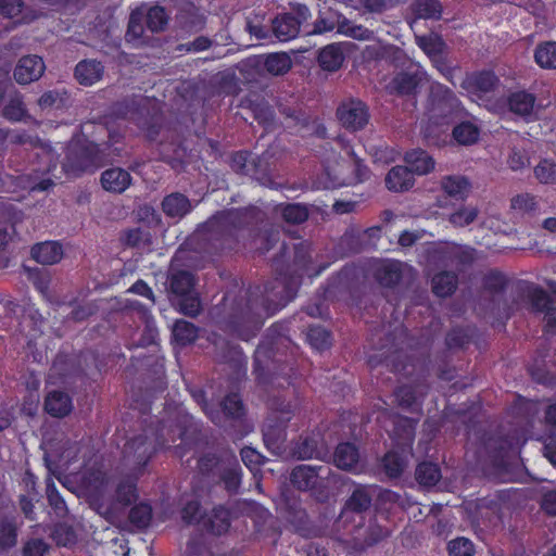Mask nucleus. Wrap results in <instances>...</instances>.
Wrapping results in <instances>:
<instances>
[{
	"label": "nucleus",
	"mask_w": 556,
	"mask_h": 556,
	"mask_svg": "<svg viewBox=\"0 0 556 556\" xmlns=\"http://www.w3.org/2000/svg\"><path fill=\"white\" fill-rule=\"evenodd\" d=\"M161 206L164 214L170 218H182L192 210V204L188 197L180 192H173L166 195Z\"/></svg>",
	"instance_id": "obj_25"
},
{
	"label": "nucleus",
	"mask_w": 556,
	"mask_h": 556,
	"mask_svg": "<svg viewBox=\"0 0 556 556\" xmlns=\"http://www.w3.org/2000/svg\"><path fill=\"white\" fill-rule=\"evenodd\" d=\"M103 65L96 60L80 61L75 67V77L79 84L90 86L100 80L103 75Z\"/></svg>",
	"instance_id": "obj_32"
},
{
	"label": "nucleus",
	"mask_w": 556,
	"mask_h": 556,
	"mask_svg": "<svg viewBox=\"0 0 556 556\" xmlns=\"http://www.w3.org/2000/svg\"><path fill=\"white\" fill-rule=\"evenodd\" d=\"M291 455L299 460L318 459L327 462L331 458L330 450L320 432L304 433L293 442Z\"/></svg>",
	"instance_id": "obj_11"
},
{
	"label": "nucleus",
	"mask_w": 556,
	"mask_h": 556,
	"mask_svg": "<svg viewBox=\"0 0 556 556\" xmlns=\"http://www.w3.org/2000/svg\"><path fill=\"white\" fill-rule=\"evenodd\" d=\"M332 457L334 465L345 471L358 473L363 471L365 467L361 459L358 448L355 444L350 442L339 444Z\"/></svg>",
	"instance_id": "obj_19"
},
{
	"label": "nucleus",
	"mask_w": 556,
	"mask_h": 556,
	"mask_svg": "<svg viewBox=\"0 0 556 556\" xmlns=\"http://www.w3.org/2000/svg\"><path fill=\"white\" fill-rule=\"evenodd\" d=\"M480 135L479 127L472 122H462L453 129L454 139L463 146H469L478 141Z\"/></svg>",
	"instance_id": "obj_51"
},
{
	"label": "nucleus",
	"mask_w": 556,
	"mask_h": 556,
	"mask_svg": "<svg viewBox=\"0 0 556 556\" xmlns=\"http://www.w3.org/2000/svg\"><path fill=\"white\" fill-rule=\"evenodd\" d=\"M295 294V287L286 277L240 290L239 294L228 291L224 296V305L228 309L230 331L248 342L257 333L264 318L286 306Z\"/></svg>",
	"instance_id": "obj_1"
},
{
	"label": "nucleus",
	"mask_w": 556,
	"mask_h": 556,
	"mask_svg": "<svg viewBox=\"0 0 556 556\" xmlns=\"http://www.w3.org/2000/svg\"><path fill=\"white\" fill-rule=\"evenodd\" d=\"M179 414L178 425L173 428L164 422L162 427L153 434H139L127 441L123 448L121 466L123 471H127L134 477H140L146 472V467L157 447H163L168 443H176L177 440L187 441L191 432L192 417Z\"/></svg>",
	"instance_id": "obj_2"
},
{
	"label": "nucleus",
	"mask_w": 556,
	"mask_h": 556,
	"mask_svg": "<svg viewBox=\"0 0 556 556\" xmlns=\"http://www.w3.org/2000/svg\"><path fill=\"white\" fill-rule=\"evenodd\" d=\"M283 326L274 325L266 332L267 342L257 348H287L290 339L283 333Z\"/></svg>",
	"instance_id": "obj_62"
},
{
	"label": "nucleus",
	"mask_w": 556,
	"mask_h": 556,
	"mask_svg": "<svg viewBox=\"0 0 556 556\" xmlns=\"http://www.w3.org/2000/svg\"><path fill=\"white\" fill-rule=\"evenodd\" d=\"M180 28L189 33H198L205 27L206 18L191 3L186 4L176 15Z\"/></svg>",
	"instance_id": "obj_26"
},
{
	"label": "nucleus",
	"mask_w": 556,
	"mask_h": 556,
	"mask_svg": "<svg viewBox=\"0 0 556 556\" xmlns=\"http://www.w3.org/2000/svg\"><path fill=\"white\" fill-rule=\"evenodd\" d=\"M125 478L116 486V500L123 505H129L138 497L136 481L139 477H134L127 471H123Z\"/></svg>",
	"instance_id": "obj_43"
},
{
	"label": "nucleus",
	"mask_w": 556,
	"mask_h": 556,
	"mask_svg": "<svg viewBox=\"0 0 556 556\" xmlns=\"http://www.w3.org/2000/svg\"><path fill=\"white\" fill-rule=\"evenodd\" d=\"M282 218L290 224H301L308 217L307 207L300 203L279 205Z\"/></svg>",
	"instance_id": "obj_57"
},
{
	"label": "nucleus",
	"mask_w": 556,
	"mask_h": 556,
	"mask_svg": "<svg viewBox=\"0 0 556 556\" xmlns=\"http://www.w3.org/2000/svg\"><path fill=\"white\" fill-rule=\"evenodd\" d=\"M427 392V388L424 384H404L396 389L395 397L399 406L404 409H413V406L417 403L419 396H424Z\"/></svg>",
	"instance_id": "obj_38"
},
{
	"label": "nucleus",
	"mask_w": 556,
	"mask_h": 556,
	"mask_svg": "<svg viewBox=\"0 0 556 556\" xmlns=\"http://www.w3.org/2000/svg\"><path fill=\"white\" fill-rule=\"evenodd\" d=\"M17 543V527L13 519H0V551H8Z\"/></svg>",
	"instance_id": "obj_53"
},
{
	"label": "nucleus",
	"mask_w": 556,
	"mask_h": 556,
	"mask_svg": "<svg viewBox=\"0 0 556 556\" xmlns=\"http://www.w3.org/2000/svg\"><path fill=\"white\" fill-rule=\"evenodd\" d=\"M412 12L415 15V20H440L442 5L439 0H414Z\"/></svg>",
	"instance_id": "obj_41"
},
{
	"label": "nucleus",
	"mask_w": 556,
	"mask_h": 556,
	"mask_svg": "<svg viewBox=\"0 0 556 556\" xmlns=\"http://www.w3.org/2000/svg\"><path fill=\"white\" fill-rule=\"evenodd\" d=\"M518 299L534 314L543 315L544 332L556 336V300L535 283L522 282L517 289Z\"/></svg>",
	"instance_id": "obj_6"
},
{
	"label": "nucleus",
	"mask_w": 556,
	"mask_h": 556,
	"mask_svg": "<svg viewBox=\"0 0 556 556\" xmlns=\"http://www.w3.org/2000/svg\"><path fill=\"white\" fill-rule=\"evenodd\" d=\"M220 482L224 484V489L229 495L239 493L242 479V470L237 457L232 454H224V460L222 468L218 473Z\"/></svg>",
	"instance_id": "obj_18"
},
{
	"label": "nucleus",
	"mask_w": 556,
	"mask_h": 556,
	"mask_svg": "<svg viewBox=\"0 0 556 556\" xmlns=\"http://www.w3.org/2000/svg\"><path fill=\"white\" fill-rule=\"evenodd\" d=\"M458 278L454 271H441L432 278V290L441 298L451 295L457 288Z\"/></svg>",
	"instance_id": "obj_40"
},
{
	"label": "nucleus",
	"mask_w": 556,
	"mask_h": 556,
	"mask_svg": "<svg viewBox=\"0 0 556 556\" xmlns=\"http://www.w3.org/2000/svg\"><path fill=\"white\" fill-rule=\"evenodd\" d=\"M278 111L285 117L283 124L287 128L302 129L308 125L309 117L299 106L279 103Z\"/></svg>",
	"instance_id": "obj_39"
},
{
	"label": "nucleus",
	"mask_w": 556,
	"mask_h": 556,
	"mask_svg": "<svg viewBox=\"0 0 556 556\" xmlns=\"http://www.w3.org/2000/svg\"><path fill=\"white\" fill-rule=\"evenodd\" d=\"M73 404L70 395L62 391H51L45 400L46 412L53 417H64L72 412Z\"/></svg>",
	"instance_id": "obj_30"
},
{
	"label": "nucleus",
	"mask_w": 556,
	"mask_h": 556,
	"mask_svg": "<svg viewBox=\"0 0 556 556\" xmlns=\"http://www.w3.org/2000/svg\"><path fill=\"white\" fill-rule=\"evenodd\" d=\"M535 62L544 68H556V42L540 45L534 53Z\"/></svg>",
	"instance_id": "obj_58"
},
{
	"label": "nucleus",
	"mask_w": 556,
	"mask_h": 556,
	"mask_svg": "<svg viewBox=\"0 0 556 556\" xmlns=\"http://www.w3.org/2000/svg\"><path fill=\"white\" fill-rule=\"evenodd\" d=\"M479 215V208L472 205H460L457 210L451 213L447 220L451 225L457 228H464L471 225Z\"/></svg>",
	"instance_id": "obj_49"
},
{
	"label": "nucleus",
	"mask_w": 556,
	"mask_h": 556,
	"mask_svg": "<svg viewBox=\"0 0 556 556\" xmlns=\"http://www.w3.org/2000/svg\"><path fill=\"white\" fill-rule=\"evenodd\" d=\"M402 267L397 261L381 262L375 269V278L381 286L392 288L402 279Z\"/></svg>",
	"instance_id": "obj_29"
},
{
	"label": "nucleus",
	"mask_w": 556,
	"mask_h": 556,
	"mask_svg": "<svg viewBox=\"0 0 556 556\" xmlns=\"http://www.w3.org/2000/svg\"><path fill=\"white\" fill-rule=\"evenodd\" d=\"M28 280L43 295L49 291L51 275L47 269L25 267Z\"/></svg>",
	"instance_id": "obj_59"
},
{
	"label": "nucleus",
	"mask_w": 556,
	"mask_h": 556,
	"mask_svg": "<svg viewBox=\"0 0 556 556\" xmlns=\"http://www.w3.org/2000/svg\"><path fill=\"white\" fill-rule=\"evenodd\" d=\"M46 65L39 55L22 56L13 71V77L18 85H28L37 81L45 73Z\"/></svg>",
	"instance_id": "obj_16"
},
{
	"label": "nucleus",
	"mask_w": 556,
	"mask_h": 556,
	"mask_svg": "<svg viewBox=\"0 0 556 556\" xmlns=\"http://www.w3.org/2000/svg\"><path fill=\"white\" fill-rule=\"evenodd\" d=\"M425 79L426 73L419 66L410 64L405 71L397 73L392 78L388 88L391 93L410 96L418 91Z\"/></svg>",
	"instance_id": "obj_15"
},
{
	"label": "nucleus",
	"mask_w": 556,
	"mask_h": 556,
	"mask_svg": "<svg viewBox=\"0 0 556 556\" xmlns=\"http://www.w3.org/2000/svg\"><path fill=\"white\" fill-rule=\"evenodd\" d=\"M440 258L445 266L465 270L482 257V254L466 244L448 243L439 250Z\"/></svg>",
	"instance_id": "obj_14"
},
{
	"label": "nucleus",
	"mask_w": 556,
	"mask_h": 556,
	"mask_svg": "<svg viewBox=\"0 0 556 556\" xmlns=\"http://www.w3.org/2000/svg\"><path fill=\"white\" fill-rule=\"evenodd\" d=\"M173 338L177 344H192L199 336V329L190 321L179 319L173 326Z\"/></svg>",
	"instance_id": "obj_44"
},
{
	"label": "nucleus",
	"mask_w": 556,
	"mask_h": 556,
	"mask_svg": "<svg viewBox=\"0 0 556 556\" xmlns=\"http://www.w3.org/2000/svg\"><path fill=\"white\" fill-rule=\"evenodd\" d=\"M442 189L453 198L464 200L470 189V184L467 178L462 176H447L441 181Z\"/></svg>",
	"instance_id": "obj_45"
},
{
	"label": "nucleus",
	"mask_w": 556,
	"mask_h": 556,
	"mask_svg": "<svg viewBox=\"0 0 556 556\" xmlns=\"http://www.w3.org/2000/svg\"><path fill=\"white\" fill-rule=\"evenodd\" d=\"M415 182L414 174L407 166H394L386 176V186L394 192H403L409 190Z\"/></svg>",
	"instance_id": "obj_27"
},
{
	"label": "nucleus",
	"mask_w": 556,
	"mask_h": 556,
	"mask_svg": "<svg viewBox=\"0 0 556 556\" xmlns=\"http://www.w3.org/2000/svg\"><path fill=\"white\" fill-rule=\"evenodd\" d=\"M382 466L389 477L397 478L402 475L405 463L399 453L389 452L382 458Z\"/></svg>",
	"instance_id": "obj_61"
},
{
	"label": "nucleus",
	"mask_w": 556,
	"mask_h": 556,
	"mask_svg": "<svg viewBox=\"0 0 556 556\" xmlns=\"http://www.w3.org/2000/svg\"><path fill=\"white\" fill-rule=\"evenodd\" d=\"M248 219V212H218L197 229L193 240L199 250L207 254L232 250L239 241L238 232L249 225Z\"/></svg>",
	"instance_id": "obj_3"
},
{
	"label": "nucleus",
	"mask_w": 556,
	"mask_h": 556,
	"mask_svg": "<svg viewBox=\"0 0 556 556\" xmlns=\"http://www.w3.org/2000/svg\"><path fill=\"white\" fill-rule=\"evenodd\" d=\"M441 470L439 466L431 462L419 464L415 470V478L419 484L424 486H433L441 479Z\"/></svg>",
	"instance_id": "obj_46"
},
{
	"label": "nucleus",
	"mask_w": 556,
	"mask_h": 556,
	"mask_svg": "<svg viewBox=\"0 0 556 556\" xmlns=\"http://www.w3.org/2000/svg\"><path fill=\"white\" fill-rule=\"evenodd\" d=\"M2 116L10 122H21L27 116L23 97L15 88L8 93V102L2 110Z\"/></svg>",
	"instance_id": "obj_34"
},
{
	"label": "nucleus",
	"mask_w": 556,
	"mask_h": 556,
	"mask_svg": "<svg viewBox=\"0 0 556 556\" xmlns=\"http://www.w3.org/2000/svg\"><path fill=\"white\" fill-rule=\"evenodd\" d=\"M194 283V276L190 270L179 268L175 262H172L167 273L166 290L179 299L180 312L189 317H195L201 311Z\"/></svg>",
	"instance_id": "obj_5"
},
{
	"label": "nucleus",
	"mask_w": 556,
	"mask_h": 556,
	"mask_svg": "<svg viewBox=\"0 0 556 556\" xmlns=\"http://www.w3.org/2000/svg\"><path fill=\"white\" fill-rule=\"evenodd\" d=\"M293 412L289 404L279 403L269 413L263 425V440L266 447L275 455L285 452L287 427Z\"/></svg>",
	"instance_id": "obj_8"
},
{
	"label": "nucleus",
	"mask_w": 556,
	"mask_h": 556,
	"mask_svg": "<svg viewBox=\"0 0 556 556\" xmlns=\"http://www.w3.org/2000/svg\"><path fill=\"white\" fill-rule=\"evenodd\" d=\"M312 14L305 4H291L290 11L277 15L273 20V31L280 41H289L295 38L302 27L305 33Z\"/></svg>",
	"instance_id": "obj_9"
},
{
	"label": "nucleus",
	"mask_w": 556,
	"mask_h": 556,
	"mask_svg": "<svg viewBox=\"0 0 556 556\" xmlns=\"http://www.w3.org/2000/svg\"><path fill=\"white\" fill-rule=\"evenodd\" d=\"M473 544L466 538H457L448 543L450 556H473Z\"/></svg>",
	"instance_id": "obj_64"
},
{
	"label": "nucleus",
	"mask_w": 556,
	"mask_h": 556,
	"mask_svg": "<svg viewBox=\"0 0 556 556\" xmlns=\"http://www.w3.org/2000/svg\"><path fill=\"white\" fill-rule=\"evenodd\" d=\"M306 342L312 348H324L332 345L331 333L321 326H312L306 333Z\"/></svg>",
	"instance_id": "obj_60"
},
{
	"label": "nucleus",
	"mask_w": 556,
	"mask_h": 556,
	"mask_svg": "<svg viewBox=\"0 0 556 556\" xmlns=\"http://www.w3.org/2000/svg\"><path fill=\"white\" fill-rule=\"evenodd\" d=\"M433 105L439 115L446 117L458 110L460 102L452 90L444 89L441 91L440 98L434 100Z\"/></svg>",
	"instance_id": "obj_54"
},
{
	"label": "nucleus",
	"mask_w": 556,
	"mask_h": 556,
	"mask_svg": "<svg viewBox=\"0 0 556 556\" xmlns=\"http://www.w3.org/2000/svg\"><path fill=\"white\" fill-rule=\"evenodd\" d=\"M324 472H329V469L325 466L299 465L292 469L290 482L298 490L307 491L317 485L318 478H320Z\"/></svg>",
	"instance_id": "obj_20"
},
{
	"label": "nucleus",
	"mask_w": 556,
	"mask_h": 556,
	"mask_svg": "<svg viewBox=\"0 0 556 556\" xmlns=\"http://www.w3.org/2000/svg\"><path fill=\"white\" fill-rule=\"evenodd\" d=\"M535 97L527 91H516L508 96L507 104L509 111L519 115L528 116L533 110Z\"/></svg>",
	"instance_id": "obj_36"
},
{
	"label": "nucleus",
	"mask_w": 556,
	"mask_h": 556,
	"mask_svg": "<svg viewBox=\"0 0 556 556\" xmlns=\"http://www.w3.org/2000/svg\"><path fill=\"white\" fill-rule=\"evenodd\" d=\"M465 84L472 93L485 94L492 92L498 85V78L491 71H482L469 76Z\"/></svg>",
	"instance_id": "obj_31"
},
{
	"label": "nucleus",
	"mask_w": 556,
	"mask_h": 556,
	"mask_svg": "<svg viewBox=\"0 0 556 556\" xmlns=\"http://www.w3.org/2000/svg\"><path fill=\"white\" fill-rule=\"evenodd\" d=\"M50 545L42 539L33 538L27 540L22 547V556H46Z\"/></svg>",
	"instance_id": "obj_63"
},
{
	"label": "nucleus",
	"mask_w": 556,
	"mask_h": 556,
	"mask_svg": "<svg viewBox=\"0 0 556 556\" xmlns=\"http://www.w3.org/2000/svg\"><path fill=\"white\" fill-rule=\"evenodd\" d=\"M105 483V473L97 468H88L81 473L80 484L86 492L99 493Z\"/></svg>",
	"instance_id": "obj_52"
},
{
	"label": "nucleus",
	"mask_w": 556,
	"mask_h": 556,
	"mask_svg": "<svg viewBox=\"0 0 556 556\" xmlns=\"http://www.w3.org/2000/svg\"><path fill=\"white\" fill-rule=\"evenodd\" d=\"M31 257L39 264L53 265L63 257V248L56 241L36 243L30 250Z\"/></svg>",
	"instance_id": "obj_23"
},
{
	"label": "nucleus",
	"mask_w": 556,
	"mask_h": 556,
	"mask_svg": "<svg viewBox=\"0 0 556 556\" xmlns=\"http://www.w3.org/2000/svg\"><path fill=\"white\" fill-rule=\"evenodd\" d=\"M383 337L380 339V348H399L400 345L406 344V348H413L410 343H407L406 329L401 323L389 324L382 329Z\"/></svg>",
	"instance_id": "obj_35"
},
{
	"label": "nucleus",
	"mask_w": 556,
	"mask_h": 556,
	"mask_svg": "<svg viewBox=\"0 0 556 556\" xmlns=\"http://www.w3.org/2000/svg\"><path fill=\"white\" fill-rule=\"evenodd\" d=\"M344 61V54L339 43L324 47L318 54L319 66L328 72L339 70Z\"/></svg>",
	"instance_id": "obj_33"
},
{
	"label": "nucleus",
	"mask_w": 556,
	"mask_h": 556,
	"mask_svg": "<svg viewBox=\"0 0 556 556\" xmlns=\"http://www.w3.org/2000/svg\"><path fill=\"white\" fill-rule=\"evenodd\" d=\"M128 520L136 530L147 529L152 520V508L147 503L135 505L128 514Z\"/></svg>",
	"instance_id": "obj_48"
},
{
	"label": "nucleus",
	"mask_w": 556,
	"mask_h": 556,
	"mask_svg": "<svg viewBox=\"0 0 556 556\" xmlns=\"http://www.w3.org/2000/svg\"><path fill=\"white\" fill-rule=\"evenodd\" d=\"M99 144L88 142L86 144H72L66 151L62 167L66 174L78 176L84 172L93 170L103 166L109 160L105 150Z\"/></svg>",
	"instance_id": "obj_7"
},
{
	"label": "nucleus",
	"mask_w": 556,
	"mask_h": 556,
	"mask_svg": "<svg viewBox=\"0 0 556 556\" xmlns=\"http://www.w3.org/2000/svg\"><path fill=\"white\" fill-rule=\"evenodd\" d=\"M404 161L413 174L427 175L434 169L433 157L422 149H413L405 153Z\"/></svg>",
	"instance_id": "obj_28"
},
{
	"label": "nucleus",
	"mask_w": 556,
	"mask_h": 556,
	"mask_svg": "<svg viewBox=\"0 0 556 556\" xmlns=\"http://www.w3.org/2000/svg\"><path fill=\"white\" fill-rule=\"evenodd\" d=\"M257 65L271 76H282L292 67V60L286 52L260 55Z\"/></svg>",
	"instance_id": "obj_22"
},
{
	"label": "nucleus",
	"mask_w": 556,
	"mask_h": 556,
	"mask_svg": "<svg viewBox=\"0 0 556 556\" xmlns=\"http://www.w3.org/2000/svg\"><path fill=\"white\" fill-rule=\"evenodd\" d=\"M333 29H337L339 34L355 40L370 41L375 39L372 30L361 24L354 23L339 11L330 8L318 11L316 20L312 24L311 28H306L305 35H323L330 33Z\"/></svg>",
	"instance_id": "obj_4"
},
{
	"label": "nucleus",
	"mask_w": 556,
	"mask_h": 556,
	"mask_svg": "<svg viewBox=\"0 0 556 556\" xmlns=\"http://www.w3.org/2000/svg\"><path fill=\"white\" fill-rule=\"evenodd\" d=\"M504 500L501 495L482 498L478 505L479 514L482 518H488L491 522L501 519Z\"/></svg>",
	"instance_id": "obj_50"
},
{
	"label": "nucleus",
	"mask_w": 556,
	"mask_h": 556,
	"mask_svg": "<svg viewBox=\"0 0 556 556\" xmlns=\"http://www.w3.org/2000/svg\"><path fill=\"white\" fill-rule=\"evenodd\" d=\"M100 180L105 191L119 194L131 185L132 178L126 169L112 167L101 174Z\"/></svg>",
	"instance_id": "obj_21"
},
{
	"label": "nucleus",
	"mask_w": 556,
	"mask_h": 556,
	"mask_svg": "<svg viewBox=\"0 0 556 556\" xmlns=\"http://www.w3.org/2000/svg\"><path fill=\"white\" fill-rule=\"evenodd\" d=\"M376 494L377 490L372 485H356L344 503L342 515L350 513L362 515L368 511Z\"/></svg>",
	"instance_id": "obj_17"
},
{
	"label": "nucleus",
	"mask_w": 556,
	"mask_h": 556,
	"mask_svg": "<svg viewBox=\"0 0 556 556\" xmlns=\"http://www.w3.org/2000/svg\"><path fill=\"white\" fill-rule=\"evenodd\" d=\"M144 7L141 5L134 10L129 15L128 27L126 31V38L128 40L140 39L144 34Z\"/></svg>",
	"instance_id": "obj_56"
},
{
	"label": "nucleus",
	"mask_w": 556,
	"mask_h": 556,
	"mask_svg": "<svg viewBox=\"0 0 556 556\" xmlns=\"http://www.w3.org/2000/svg\"><path fill=\"white\" fill-rule=\"evenodd\" d=\"M224 416L232 420H241L245 415V407L237 393L227 394L220 402Z\"/></svg>",
	"instance_id": "obj_47"
},
{
	"label": "nucleus",
	"mask_w": 556,
	"mask_h": 556,
	"mask_svg": "<svg viewBox=\"0 0 556 556\" xmlns=\"http://www.w3.org/2000/svg\"><path fill=\"white\" fill-rule=\"evenodd\" d=\"M144 7V20L147 28L151 33H162L167 28L169 14L161 5Z\"/></svg>",
	"instance_id": "obj_37"
},
{
	"label": "nucleus",
	"mask_w": 556,
	"mask_h": 556,
	"mask_svg": "<svg viewBox=\"0 0 556 556\" xmlns=\"http://www.w3.org/2000/svg\"><path fill=\"white\" fill-rule=\"evenodd\" d=\"M340 124L351 131L363 129L369 122L368 106L359 99L343 101L337 109Z\"/></svg>",
	"instance_id": "obj_13"
},
{
	"label": "nucleus",
	"mask_w": 556,
	"mask_h": 556,
	"mask_svg": "<svg viewBox=\"0 0 556 556\" xmlns=\"http://www.w3.org/2000/svg\"><path fill=\"white\" fill-rule=\"evenodd\" d=\"M446 348H465L466 345H479L481 342V334L476 327H456L452 329L445 338Z\"/></svg>",
	"instance_id": "obj_24"
},
{
	"label": "nucleus",
	"mask_w": 556,
	"mask_h": 556,
	"mask_svg": "<svg viewBox=\"0 0 556 556\" xmlns=\"http://www.w3.org/2000/svg\"><path fill=\"white\" fill-rule=\"evenodd\" d=\"M46 494L49 505L59 517H65L68 513L63 496L59 493L53 480L48 478L46 481Z\"/></svg>",
	"instance_id": "obj_55"
},
{
	"label": "nucleus",
	"mask_w": 556,
	"mask_h": 556,
	"mask_svg": "<svg viewBox=\"0 0 556 556\" xmlns=\"http://www.w3.org/2000/svg\"><path fill=\"white\" fill-rule=\"evenodd\" d=\"M418 47L431 59L445 53L446 43L434 33L424 36H416Z\"/></svg>",
	"instance_id": "obj_42"
},
{
	"label": "nucleus",
	"mask_w": 556,
	"mask_h": 556,
	"mask_svg": "<svg viewBox=\"0 0 556 556\" xmlns=\"http://www.w3.org/2000/svg\"><path fill=\"white\" fill-rule=\"evenodd\" d=\"M230 166L236 173L251 176L263 186L270 188H277L279 186L267 175L265 162L257 155L242 151L237 152L231 157Z\"/></svg>",
	"instance_id": "obj_12"
},
{
	"label": "nucleus",
	"mask_w": 556,
	"mask_h": 556,
	"mask_svg": "<svg viewBox=\"0 0 556 556\" xmlns=\"http://www.w3.org/2000/svg\"><path fill=\"white\" fill-rule=\"evenodd\" d=\"M526 438L516 429L506 435L498 433L486 438L483 448L494 466H503L505 459L518 452Z\"/></svg>",
	"instance_id": "obj_10"
}]
</instances>
